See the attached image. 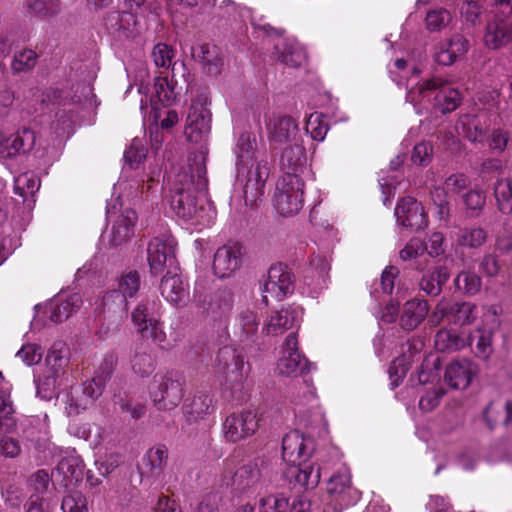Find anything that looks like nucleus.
I'll return each mask as SVG.
<instances>
[{
    "mask_svg": "<svg viewBox=\"0 0 512 512\" xmlns=\"http://www.w3.org/2000/svg\"><path fill=\"white\" fill-rule=\"evenodd\" d=\"M207 151L203 148L188 157V168L179 172L170 188V205L175 214L185 221L201 224L205 217Z\"/></svg>",
    "mask_w": 512,
    "mask_h": 512,
    "instance_id": "f257e3e1",
    "label": "nucleus"
},
{
    "mask_svg": "<svg viewBox=\"0 0 512 512\" xmlns=\"http://www.w3.org/2000/svg\"><path fill=\"white\" fill-rule=\"evenodd\" d=\"M313 451V440L298 430L287 433L282 439V457L289 465L282 476L297 493L312 490L320 482V467L307 463Z\"/></svg>",
    "mask_w": 512,
    "mask_h": 512,
    "instance_id": "f03ea898",
    "label": "nucleus"
},
{
    "mask_svg": "<svg viewBox=\"0 0 512 512\" xmlns=\"http://www.w3.org/2000/svg\"><path fill=\"white\" fill-rule=\"evenodd\" d=\"M184 378L174 372L156 374L150 388V397L158 410H172L184 397Z\"/></svg>",
    "mask_w": 512,
    "mask_h": 512,
    "instance_id": "7ed1b4c3",
    "label": "nucleus"
},
{
    "mask_svg": "<svg viewBox=\"0 0 512 512\" xmlns=\"http://www.w3.org/2000/svg\"><path fill=\"white\" fill-rule=\"evenodd\" d=\"M268 177L269 167L265 159L254 165H240L237 168L236 183L242 189L246 206L252 207L264 195Z\"/></svg>",
    "mask_w": 512,
    "mask_h": 512,
    "instance_id": "20e7f679",
    "label": "nucleus"
},
{
    "mask_svg": "<svg viewBox=\"0 0 512 512\" xmlns=\"http://www.w3.org/2000/svg\"><path fill=\"white\" fill-rule=\"evenodd\" d=\"M304 180L282 176L276 186L274 207L282 216L297 214L303 206Z\"/></svg>",
    "mask_w": 512,
    "mask_h": 512,
    "instance_id": "39448f33",
    "label": "nucleus"
},
{
    "mask_svg": "<svg viewBox=\"0 0 512 512\" xmlns=\"http://www.w3.org/2000/svg\"><path fill=\"white\" fill-rule=\"evenodd\" d=\"M176 242L172 236L153 238L147 248V261L153 275L179 270L175 255Z\"/></svg>",
    "mask_w": 512,
    "mask_h": 512,
    "instance_id": "423d86ee",
    "label": "nucleus"
},
{
    "mask_svg": "<svg viewBox=\"0 0 512 512\" xmlns=\"http://www.w3.org/2000/svg\"><path fill=\"white\" fill-rule=\"evenodd\" d=\"M294 288V276L290 269L282 264H274L268 270L267 280L263 286L262 301L268 305L269 298L282 300Z\"/></svg>",
    "mask_w": 512,
    "mask_h": 512,
    "instance_id": "0eeeda50",
    "label": "nucleus"
},
{
    "mask_svg": "<svg viewBox=\"0 0 512 512\" xmlns=\"http://www.w3.org/2000/svg\"><path fill=\"white\" fill-rule=\"evenodd\" d=\"M210 103L205 94L198 95L197 100L193 101L185 128V134L190 141L197 142L208 135L211 129V112L207 108Z\"/></svg>",
    "mask_w": 512,
    "mask_h": 512,
    "instance_id": "6e6552de",
    "label": "nucleus"
},
{
    "mask_svg": "<svg viewBox=\"0 0 512 512\" xmlns=\"http://www.w3.org/2000/svg\"><path fill=\"white\" fill-rule=\"evenodd\" d=\"M155 305V301L141 302L132 312V320L138 326L142 338L151 339L154 344L163 347L166 334L152 313Z\"/></svg>",
    "mask_w": 512,
    "mask_h": 512,
    "instance_id": "1a4fd4ad",
    "label": "nucleus"
},
{
    "mask_svg": "<svg viewBox=\"0 0 512 512\" xmlns=\"http://www.w3.org/2000/svg\"><path fill=\"white\" fill-rule=\"evenodd\" d=\"M431 91H436L435 107L443 114L454 111L461 103L460 92L441 78L432 77L419 86V93L424 97Z\"/></svg>",
    "mask_w": 512,
    "mask_h": 512,
    "instance_id": "9d476101",
    "label": "nucleus"
},
{
    "mask_svg": "<svg viewBox=\"0 0 512 512\" xmlns=\"http://www.w3.org/2000/svg\"><path fill=\"white\" fill-rule=\"evenodd\" d=\"M311 363L298 350L297 333L291 332L285 339L283 356L277 363L282 375L298 376L310 371Z\"/></svg>",
    "mask_w": 512,
    "mask_h": 512,
    "instance_id": "9b49d317",
    "label": "nucleus"
},
{
    "mask_svg": "<svg viewBox=\"0 0 512 512\" xmlns=\"http://www.w3.org/2000/svg\"><path fill=\"white\" fill-rule=\"evenodd\" d=\"M395 216L399 226L411 231L422 230L428 225L423 205L413 197H404L398 202Z\"/></svg>",
    "mask_w": 512,
    "mask_h": 512,
    "instance_id": "f8f14e48",
    "label": "nucleus"
},
{
    "mask_svg": "<svg viewBox=\"0 0 512 512\" xmlns=\"http://www.w3.org/2000/svg\"><path fill=\"white\" fill-rule=\"evenodd\" d=\"M217 362L220 371L233 382L241 383L250 371L249 364L244 362V356L231 346H224L219 350Z\"/></svg>",
    "mask_w": 512,
    "mask_h": 512,
    "instance_id": "ddd939ff",
    "label": "nucleus"
},
{
    "mask_svg": "<svg viewBox=\"0 0 512 512\" xmlns=\"http://www.w3.org/2000/svg\"><path fill=\"white\" fill-rule=\"evenodd\" d=\"M258 429L256 414L245 411L228 416L223 424L226 440L237 442L253 435Z\"/></svg>",
    "mask_w": 512,
    "mask_h": 512,
    "instance_id": "4468645a",
    "label": "nucleus"
},
{
    "mask_svg": "<svg viewBox=\"0 0 512 512\" xmlns=\"http://www.w3.org/2000/svg\"><path fill=\"white\" fill-rule=\"evenodd\" d=\"M191 54L200 63L202 70L210 76L217 77L224 70V54L215 44L201 43L192 46Z\"/></svg>",
    "mask_w": 512,
    "mask_h": 512,
    "instance_id": "2eb2a0df",
    "label": "nucleus"
},
{
    "mask_svg": "<svg viewBox=\"0 0 512 512\" xmlns=\"http://www.w3.org/2000/svg\"><path fill=\"white\" fill-rule=\"evenodd\" d=\"M108 220L112 222L109 244L118 247L129 241L134 235V226L137 220L136 212L132 209H125L121 213L107 212Z\"/></svg>",
    "mask_w": 512,
    "mask_h": 512,
    "instance_id": "dca6fc26",
    "label": "nucleus"
},
{
    "mask_svg": "<svg viewBox=\"0 0 512 512\" xmlns=\"http://www.w3.org/2000/svg\"><path fill=\"white\" fill-rule=\"evenodd\" d=\"M264 465V459L255 458L239 467L232 477L233 489L240 493L255 489L262 478L261 469Z\"/></svg>",
    "mask_w": 512,
    "mask_h": 512,
    "instance_id": "f3484780",
    "label": "nucleus"
},
{
    "mask_svg": "<svg viewBox=\"0 0 512 512\" xmlns=\"http://www.w3.org/2000/svg\"><path fill=\"white\" fill-rule=\"evenodd\" d=\"M300 320L299 311L291 306L275 310L263 326L262 333L278 336L297 326Z\"/></svg>",
    "mask_w": 512,
    "mask_h": 512,
    "instance_id": "a211bd4d",
    "label": "nucleus"
},
{
    "mask_svg": "<svg viewBox=\"0 0 512 512\" xmlns=\"http://www.w3.org/2000/svg\"><path fill=\"white\" fill-rule=\"evenodd\" d=\"M483 43L490 50H501L512 43V22L490 19L485 26Z\"/></svg>",
    "mask_w": 512,
    "mask_h": 512,
    "instance_id": "6ab92c4d",
    "label": "nucleus"
},
{
    "mask_svg": "<svg viewBox=\"0 0 512 512\" xmlns=\"http://www.w3.org/2000/svg\"><path fill=\"white\" fill-rule=\"evenodd\" d=\"M283 176L302 178L308 173L307 156L304 147L299 144L284 149L280 158Z\"/></svg>",
    "mask_w": 512,
    "mask_h": 512,
    "instance_id": "aec40b11",
    "label": "nucleus"
},
{
    "mask_svg": "<svg viewBox=\"0 0 512 512\" xmlns=\"http://www.w3.org/2000/svg\"><path fill=\"white\" fill-rule=\"evenodd\" d=\"M241 264V249L238 245H224L216 251L213 260V271L219 278L231 276Z\"/></svg>",
    "mask_w": 512,
    "mask_h": 512,
    "instance_id": "412c9836",
    "label": "nucleus"
},
{
    "mask_svg": "<svg viewBox=\"0 0 512 512\" xmlns=\"http://www.w3.org/2000/svg\"><path fill=\"white\" fill-rule=\"evenodd\" d=\"M477 373L476 364L469 359H462L447 366L444 380L453 389H465Z\"/></svg>",
    "mask_w": 512,
    "mask_h": 512,
    "instance_id": "4be33fe9",
    "label": "nucleus"
},
{
    "mask_svg": "<svg viewBox=\"0 0 512 512\" xmlns=\"http://www.w3.org/2000/svg\"><path fill=\"white\" fill-rule=\"evenodd\" d=\"M35 144V134L29 129H23L5 138L0 133V155L2 157H14L30 151Z\"/></svg>",
    "mask_w": 512,
    "mask_h": 512,
    "instance_id": "5701e85b",
    "label": "nucleus"
},
{
    "mask_svg": "<svg viewBox=\"0 0 512 512\" xmlns=\"http://www.w3.org/2000/svg\"><path fill=\"white\" fill-rule=\"evenodd\" d=\"M168 462V449L163 444L150 448L142 459L139 471L142 477L158 479Z\"/></svg>",
    "mask_w": 512,
    "mask_h": 512,
    "instance_id": "b1692460",
    "label": "nucleus"
},
{
    "mask_svg": "<svg viewBox=\"0 0 512 512\" xmlns=\"http://www.w3.org/2000/svg\"><path fill=\"white\" fill-rule=\"evenodd\" d=\"M82 305V298L78 293L69 295L59 294L49 305V318L55 323L67 320Z\"/></svg>",
    "mask_w": 512,
    "mask_h": 512,
    "instance_id": "393cba45",
    "label": "nucleus"
},
{
    "mask_svg": "<svg viewBox=\"0 0 512 512\" xmlns=\"http://www.w3.org/2000/svg\"><path fill=\"white\" fill-rule=\"evenodd\" d=\"M161 295L169 302L178 305L188 299V290L178 270H168L160 282Z\"/></svg>",
    "mask_w": 512,
    "mask_h": 512,
    "instance_id": "a878e982",
    "label": "nucleus"
},
{
    "mask_svg": "<svg viewBox=\"0 0 512 512\" xmlns=\"http://www.w3.org/2000/svg\"><path fill=\"white\" fill-rule=\"evenodd\" d=\"M69 361L70 351L66 343L55 341L47 353L44 371L64 379Z\"/></svg>",
    "mask_w": 512,
    "mask_h": 512,
    "instance_id": "bb28decb",
    "label": "nucleus"
},
{
    "mask_svg": "<svg viewBox=\"0 0 512 512\" xmlns=\"http://www.w3.org/2000/svg\"><path fill=\"white\" fill-rule=\"evenodd\" d=\"M469 49V41L461 34H454L436 53L435 61L441 65H452L457 58L464 56Z\"/></svg>",
    "mask_w": 512,
    "mask_h": 512,
    "instance_id": "cd10ccee",
    "label": "nucleus"
},
{
    "mask_svg": "<svg viewBox=\"0 0 512 512\" xmlns=\"http://www.w3.org/2000/svg\"><path fill=\"white\" fill-rule=\"evenodd\" d=\"M441 314L449 323L470 325L477 318V306L471 302H453L442 307Z\"/></svg>",
    "mask_w": 512,
    "mask_h": 512,
    "instance_id": "c85d7f7f",
    "label": "nucleus"
},
{
    "mask_svg": "<svg viewBox=\"0 0 512 512\" xmlns=\"http://www.w3.org/2000/svg\"><path fill=\"white\" fill-rule=\"evenodd\" d=\"M429 305L426 300L411 299L403 305L400 325L404 330L412 331L426 318Z\"/></svg>",
    "mask_w": 512,
    "mask_h": 512,
    "instance_id": "c756f323",
    "label": "nucleus"
},
{
    "mask_svg": "<svg viewBox=\"0 0 512 512\" xmlns=\"http://www.w3.org/2000/svg\"><path fill=\"white\" fill-rule=\"evenodd\" d=\"M298 134V124L290 116L275 117L269 128L270 141L276 144H284L295 140Z\"/></svg>",
    "mask_w": 512,
    "mask_h": 512,
    "instance_id": "7c9ffc66",
    "label": "nucleus"
},
{
    "mask_svg": "<svg viewBox=\"0 0 512 512\" xmlns=\"http://www.w3.org/2000/svg\"><path fill=\"white\" fill-rule=\"evenodd\" d=\"M214 410L212 397L206 392H196L193 398L183 406V412L189 422H196Z\"/></svg>",
    "mask_w": 512,
    "mask_h": 512,
    "instance_id": "2f4dec72",
    "label": "nucleus"
},
{
    "mask_svg": "<svg viewBox=\"0 0 512 512\" xmlns=\"http://www.w3.org/2000/svg\"><path fill=\"white\" fill-rule=\"evenodd\" d=\"M460 124L462 133L471 142H482L490 127L485 115H466Z\"/></svg>",
    "mask_w": 512,
    "mask_h": 512,
    "instance_id": "473e14b6",
    "label": "nucleus"
},
{
    "mask_svg": "<svg viewBox=\"0 0 512 512\" xmlns=\"http://www.w3.org/2000/svg\"><path fill=\"white\" fill-rule=\"evenodd\" d=\"M199 305L213 317L222 316L231 308V293L228 290H217L205 295L199 301Z\"/></svg>",
    "mask_w": 512,
    "mask_h": 512,
    "instance_id": "72a5a7b5",
    "label": "nucleus"
},
{
    "mask_svg": "<svg viewBox=\"0 0 512 512\" xmlns=\"http://www.w3.org/2000/svg\"><path fill=\"white\" fill-rule=\"evenodd\" d=\"M450 273L447 267L439 265L430 269L420 280V288L430 296H438L443 285L448 281Z\"/></svg>",
    "mask_w": 512,
    "mask_h": 512,
    "instance_id": "f704fd0d",
    "label": "nucleus"
},
{
    "mask_svg": "<svg viewBox=\"0 0 512 512\" xmlns=\"http://www.w3.org/2000/svg\"><path fill=\"white\" fill-rule=\"evenodd\" d=\"M104 317L122 319L127 313V298L121 291L111 290L102 298Z\"/></svg>",
    "mask_w": 512,
    "mask_h": 512,
    "instance_id": "c9c22d12",
    "label": "nucleus"
},
{
    "mask_svg": "<svg viewBox=\"0 0 512 512\" xmlns=\"http://www.w3.org/2000/svg\"><path fill=\"white\" fill-rule=\"evenodd\" d=\"M113 401L122 413L129 414L132 419L137 420L145 415V404L136 399L130 392L119 391L114 393Z\"/></svg>",
    "mask_w": 512,
    "mask_h": 512,
    "instance_id": "e433bc0d",
    "label": "nucleus"
},
{
    "mask_svg": "<svg viewBox=\"0 0 512 512\" xmlns=\"http://www.w3.org/2000/svg\"><path fill=\"white\" fill-rule=\"evenodd\" d=\"M256 146V139L250 133L240 135L237 144V168L240 165H254L261 160L256 155Z\"/></svg>",
    "mask_w": 512,
    "mask_h": 512,
    "instance_id": "4c0bfd02",
    "label": "nucleus"
},
{
    "mask_svg": "<svg viewBox=\"0 0 512 512\" xmlns=\"http://www.w3.org/2000/svg\"><path fill=\"white\" fill-rule=\"evenodd\" d=\"M455 289L463 295L473 296L480 292L482 280L479 275L470 270H463L454 279Z\"/></svg>",
    "mask_w": 512,
    "mask_h": 512,
    "instance_id": "58836bf2",
    "label": "nucleus"
},
{
    "mask_svg": "<svg viewBox=\"0 0 512 512\" xmlns=\"http://www.w3.org/2000/svg\"><path fill=\"white\" fill-rule=\"evenodd\" d=\"M85 465L83 460L79 456L70 455L64 457L58 463V470L63 474L64 478L69 480L71 483H78L82 481L84 476Z\"/></svg>",
    "mask_w": 512,
    "mask_h": 512,
    "instance_id": "ea45409f",
    "label": "nucleus"
},
{
    "mask_svg": "<svg viewBox=\"0 0 512 512\" xmlns=\"http://www.w3.org/2000/svg\"><path fill=\"white\" fill-rule=\"evenodd\" d=\"M240 326H241V335L240 341L249 346L258 343V325L259 322L256 319V315L252 311H244L240 315Z\"/></svg>",
    "mask_w": 512,
    "mask_h": 512,
    "instance_id": "a19ab883",
    "label": "nucleus"
},
{
    "mask_svg": "<svg viewBox=\"0 0 512 512\" xmlns=\"http://www.w3.org/2000/svg\"><path fill=\"white\" fill-rule=\"evenodd\" d=\"M275 50L278 60L289 67H299L304 59L302 50L293 42L284 41L281 44H276Z\"/></svg>",
    "mask_w": 512,
    "mask_h": 512,
    "instance_id": "79ce46f5",
    "label": "nucleus"
},
{
    "mask_svg": "<svg viewBox=\"0 0 512 512\" xmlns=\"http://www.w3.org/2000/svg\"><path fill=\"white\" fill-rule=\"evenodd\" d=\"M465 346V340L455 331L441 329L435 335V347L438 351H457Z\"/></svg>",
    "mask_w": 512,
    "mask_h": 512,
    "instance_id": "37998d69",
    "label": "nucleus"
},
{
    "mask_svg": "<svg viewBox=\"0 0 512 512\" xmlns=\"http://www.w3.org/2000/svg\"><path fill=\"white\" fill-rule=\"evenodd\" d=\"M487 239V232L481 227L463 228L457 234L458 245L466 248H478Z\"/></svg>",
    "mask_w": 512,
    "mask_h": 512,
    "instance_id": "c03bdc74",
    "label": "nucleus"
},
{
    "mask_svg": "<svg viewBox=\"0 0 512 512\" xmlns=\"http://www.w3.org/2000/svg\"><path fill=\"white\" fill-rule=\"evenodd\" d=\"M494 194L499 210L504 214L512 213V181L498 180L495 184Z\"/></svg>",
    "mask_w": 512,
    "mask_h": 512,
    "instance_id": "a18cd8bd",
    "label": "nucleus"
},
{
    "mask_svg": "<svg viewBox=\"0 0 512 512\" xmlns=\"http://www.w3.org/2000/svg\"><path fill=\"white\" fill-rule=\"evenodd\" d=\"M63 379L56 377L46 371L37 382V394L44 400H51L57 396V390L62 385Z\"/></svg>",
    "mask_w": 512,
    "mask_h": 512,
    "instance_id": "49530a36",
    "label": "nucleus"
},
{
    "mask_svg": "<svg viewBox=\"0 0 512 512\" xmlns=\"http://www.w3.org/2000/svg\"><path fill=\"white\" fill-rule=\"evenodd\" d=\"M291 506L282 494L269 495L260 499L259 512H291Z\"/></svg>",
    "mask_w": 512,
    "mask_h": 512,
    "instance_id": "de8ad7c7",
    "label": "nucleus"
},
{
    "mask_svg": "<svg viewBox=\"0 0 512 512\" xmlns=\"http://www.w3.org/2000/svg\"><path fill=\"white\" fill-rule=\"evenodd\" d=\"M175 56L174 49L166 43H157L151 52V57L156 67L168 70L172 66Z\"/></svg>",
    "mask_w": 512,
    "mask_h": 512,
    "instance_id": "09e8293b",
    "label": "nucleus"
},
{
    "mask_svg": "<svg viewBox=\"0 0 512 512\" xmlns=\"http://www.w3.org/2000/svg\"><path fill=\"white\" fill-rule=\"evenodd\" d=\"M38 55L31 49H25L15 54L11 68L14 73L31 71L37 63Z\"/></svg>",
    "mask_w": 512,
    "mask_h": 512,
    "instance_id": "8fccbe9b",
    "label": "nucleus"
},
{
    "mask_svg": "<svg viewBox=\"0 0 512 512\" xmlns=\"http://www.w3.org/2000/svg\"><path fill=\"white\" fill-rule=\"evenodd\" d=\"M147 149L138 138L132 140L128 149L124 153L125 163L131 168L136 169L145 160Z\"/></svg>",
    "mask_w": 512,
    "mask_h": 512,
    "instance_id": "3c124183",
    "label": "nucleus"
},
{
    "mask_svg": "<svg viewBox=\"0 0 512 512\" xmlns=\"http://www.w3.org/2000/svg\"><path fill=\"white\" fill-rule=\"evenodd\" d=\"M431 200L437 208V215L440 220L447 221L450 217V202L448 192L445 188L437 186L431 193Z\"/></svg>",
    "mask_w": 512,
    "mask_h": 512,
    "instance_id": "603ef678",
    "label": "nucleus"
},
{
    "mask_svg": "<svg viewBox=\"0 0 512 512\" xmlns=\"http://www.w3.org/2000/svg\"><path fill=\"white\" fill-rule=\"evenodd\" d=\"M52 481V475L46 469H39L28 479V486L34 492L33 495H43L48 491Z\"/></svg>",
    "mask_w": 512,
    "mask_h": 512,
    "instance_id": "864d4df0",
    "label": "nucleus"
},
{
    "mask_svg": "<svg viewBox=\"0 0 512 512\" xmlns=\"http://www.w3.org/2000/svg\"><path fill=\"white\" fill-rule=\"evenodd\" d=\"M463 201L469 215L472 217L478 216L485 206L486 196L483 190L473 189L468 191L463 196Z\"/></svg>",
    "mask_w": 512,
    "mask_h": 512,
    "instance_id": "5fc2aeb1",
    "label": "nucleus"
},
{
    "mask_svg": "<svg viewBox=\"0 0 512 512\" xmlns=\"http://www.w3.org/2000/svg\"><path fill=\"white\" fill-rule=\"evenodd\" d=\"M451 19V14L446 9L431 10L426 15V27L431 32L440 31L449 24Z\"/></svg>",
    "mask_w": 512,
    "mask_h": 512,
    "instance_id": "6e6d98bb",
    "label": "nucleus"
},
{
    "mask_svg": "<svg viewBox=\"0 0 512 512\" xmlns=\"http://www.w3.org/2000/svg\"><path fill=\"white\" fill-rule=\"evenodd\" d=\"M27 9L37 16H53L59 10L58 0H27Z\"/></svg>",
    "mask_w": 512,
    "mask_h": 512,
    "instance_id": "4d7b16f0",
    "label": "nucleus"
},
{
    "mask_svg": "<svg viewBox=\"0 0 512 512\" xmlns=\"http://www.w3.org/2000/svg\"><path fill=\"white\" fill-rule=\"evenodd\" d=\"M140 287V275L137 271H129L122 275L119 280L118 289L115 291H121L125 298L133 297Z\"/></svg>",
    "mask_w": 512,
    "mask_h": 512,
    "instance_id": "13d9d810",
    "label": "nucleus"
},
{
    "mask_svg": "<svg viewBox=\"0 0 512 512\" xmlns=\"http://www.w3.org/2000/svg\"><path fill=\"white\" fill-rule=\"evenodd\" d=\"M491 330H477V343L475 354L478 358L487 361L493 353Z\"/></svg>",
    "mask_w": 512,
    "mask_h": 512,
    "instance_id": "bf43d9fd",
    "label": "nucleus"
},
{
    "mask_svg": "<svg viewBox=\"0 0 512 512\" xmlns=\"http://www.w3.org/2000/svg\"><path fill=\"white\" fill-rule=\"evenodd\" d=\"M131 362L134 372L141 377L149 376L155 369L151 355L146 352H136Z\"/></svg>",
    "mask_w": 512,
    "mask_h": 512,
    "instance_id": "052dcab7",
    "label": "nucleus"
},
{
    "mask_svg": "<svg viewBox=\"0 0 512 512\" xmlns=\"http://www.w3.org/2000/svg\"><path fill=\"white\" fill-rule=\"evenodd\" d=\"M63 512H87L86 499L79 491L70 492L61 504Z\"/></svg>",
    "mask_w": 512,
    "mask_h": 512,
    "instance_id": "680f3d73",
    "label": "nucleus"
},
{
    "mask_svg": "<svg viewBox=\"0 0 512 512\" xmlns=\"http://www.w3.org/2000/svg\"><path fill=\"white\" fill-rule=\"evenodd\" d=\"M433 147L427 142H420L413 148L411 161L415 165L427 166L432 160Z\"/></svg>",
    "mask_w": 512,
    "mask_h": 512,
    "instance_id": "e2e57ef3",
    "label": "nucleus"
},
{
    "mask_svg": "<svg viewBox=\"0 0 512 512\" xmlns=\"http://www.w3.org/2000/svg\"><path fill=\"white\" fill-rule=\"evenodd\" d=\"M118 363V357L114 353H108L105 355L103 361L101 362L97 374L95 377L100 379L105 384L110 380L115 367Z\"/></svg>",
    "mask_w": 512,
    "mask_h": 512,
    "instance_id": "0e129e2a",
    "label": "nucleus"
},
{
    "mask_svg": "<svg viewBox=\"0 0 512 512\" xmlns=\"http://www.w3.org/2000/svg\"><path fill=\"white\" fill-rule=\"evenodd\" d=\"M43 355V350L39 345L28 344L24 345L18 352L19 357L27 365H34L40 362Z\"/></svg>",
    "mask_w": 512,
    "mask_h": 512,
    "instance_id": "69168bd1",
    "label": "nucleus"
},
{
    "mask_svg": "<svg viewBox=\"0 0 512 512\" xmlns=\"http://www.w3.org/2000/svg\"><path fill=\"white\" fill-rule=\"evenodd\" d=\"M155 91L162 103H170L175 98L174 88L170 86L166 77H157L155 79Z\"/></svg>",
    "mask_w": 512,
    "mask_h": 512,
    "instance_id": "338daca9",
    "label": "nucleus"
},
{
    "mask_svg": "<svg viewBox=\"0 0 512 512\" xmlns=\"http://www.w3.org/2000/svg\"><path fill=\"white\" fill-rule=\"evenodd\" d=\"M39 185V180L29 178L27 174L20 175L15 180V190L20 196L33 194L35 190H38Z\"/></svg>",
    "mask_w": 512,
    "mask_h": 512,
    "instance_id": "774afa93",
    "label": "nucleus"
}]
</instances>
